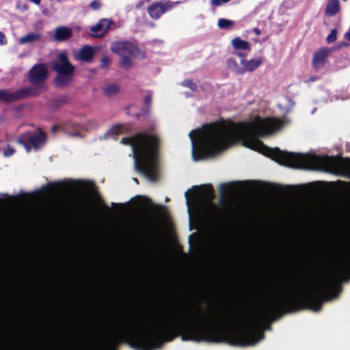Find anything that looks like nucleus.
I'll use <instances>...</instances> for the list:
<instances>
[{
	"instance_id": "11",
	"label": "nucleus",
	"mask_w": 350,
	"mask_h": 350,
	"mask_svg": "<svg viewBox=\"0 0 350 350\" xmlns=\"http://www.w3.org/2000/svg\"><path fill=\"white\" fill-rule=\"evenodd\" d=\"M31 94L32 93L27 89H21L14 92H10L5 90H0V100L10 102L19 100Z\"/></svg>"
},
{
	"instance_id": "16",
	"label": "nucleus",
	"mask_w": 350,
	"mask_h": 350,
	"mask_svg": "<svg viewBox=\"0 0 350 350\" xmlns=\"http://www.w3.org/2000/svg\"><path fill=\"white\" fill-rule=\"evenodd\" d=\"M231 43L233 48L237 51H243L244 53H248L250 51V43L239 37L232 39Z\"/></svg>"
},
{
	"instance_id": "2",
	"label": "nucleus",
	"mask_w": 350,
	"mask_h": 350,
	"mask_svg": "<svg viewBox=\"0 0 350 350\" xmlns=\"http://www.w3.org/2000/svg\"><path fill=\"white\" fill-rule=\"evenodd\" d=\"M288 122L284 118H257L247 122L234 124L214 123L192 130L189 133L191 155L194 161L213 158L221 154L237 141L245 147L258 151L280 165L304 170H332V158L313 154L283 152L271 148L259 140V137L273 134Z\"/></svg>"
},
{
	"instance_id": "18",
	"label": "nucleus",
	"mask_w": 350,
	"mask_h": 350,
	"mask_svg": "<svg viewBox=\"0 0 350 350\" xmlns=\"http://www.w3.org/2000/svg\"><path fill=\"white\" fill-rule=\"evenodd\" d=\"M340 10L339 0H328L325 8V14L328 16H335Z\"/></svg>"
},
{
	"instance_id": "14",
	"label": "nucleus",
	"mask_w": 350,
	"mask_h": 350,
	"mask_svg": "<svg viewBox=\"0 0 350 350\" xmlns=\"http://www.w3.org/2000/svg\"><path fill=\"white\" fill-rule=\"evenodd\" d=\"M96 51V48L90 46H85L75 53V57L79 61L90 62Z\"/></svg>"
},
{
	"instance_id": "5",
	"label": "nucleus",
	"mask_w": 350,
	"mask_h": 350,
	"mask_svg": "<svg viewBox=\"0 0 350 350\" xmlns=\"http://www.w3.org/2000/svg\"><path fill=\"white\" fill-rule=\"evenodd\" d=\"M52 67L57 73L55 82L57 86H65L72 81L75 66L70 63L66 53L62 52L58 55Z\"/></svg>"
},
{
	"instance_id": "21",
	"label": "nucleus",
	"mask_w": 350,
	"mask_h": 350,
	"mask_svg": "<svg viewBox=\"0 0 350 350\" xmlns=\"http://www.w3.org/2000/svg\"><path fill=\"white\" fill-rule=\"evenodd\" d=\"M79 126L73 122H68L66 123L62 128V129L67 133L70 135H78V127Z\"/></svg>"
},
{
	"instance_id": "3",
	"label": "nucleus",
	"mask_w": 350,
	"mask_h": 350,
	"mask_svg": "<svg viewBox=\"0 0 350 350\" xmlns=\"http://www.w3.org/2000/svg\"><path fill=\"white\" fill-rule=\"evenodd\" d=\"M121 144L132 148L135 170L149 180H155L158 176V137L139 133L133 137L122 138Z\"/></svg>"
},
{
	"instance_id": "12",
	"label": "nucleus",
	"mask_w": 350,
	"mask_h": 350,
	"mask_svg": "<svg viewBox=\"0 0 350 350\" xmlns=\"http://www.w3.org/2000/svg\"><path fill=\"white\" fill-rule=\"evenodd\" d=\"M173 4L170 2L162 3H153L148 8V14L151 18L158 19L163 13L170 10Z\"/></svg>"
},
{
	"instance_id": "36",
	"label": "nucleus",
	"mask_w": 350,
	"mask_h": 350,
	"mask_svg": "<svg viewBox=\"0 0 350 350\" xmlns=\"http://www.w3.org/2000/svg\"><path fill=\"white\" fill-rule=\"evenodd\" d=\"M52 129H53V131L55 132L57 129H58V126H55L53 127Z\"/></svg>"
},
{
	"instance_id": "20",
	"label": "nucleus",
	"mask_w": 350,
	"mask_h": 350,
	"mask_svg": "<svg viewBox=\"0 0 350 350\" xmlns=\"http://www.w3.org/2000/svg\"><path fill=\"white\" fill-rule=\"evenodd\" d=\"M227 67L231 71L238 75L242 74L241 65L238 64L234 58L227 59Z\"/></svg>"
},
{
	"instance_id": "10",
	"label": "nucleus",
	"mask_w": 350,
	"mask_h": 350,
	"mask_svg": "<svg viewBox=\"0 0 350 350\" xmlns=\"http://www.w3.org/2000/svg\"><path fill=\"white\" fill-rule=\"evenodd\" d=\"M335 50L327 47L321 48L313 56L312 65L315 69L322 68L326 62L328 56Z\"/></svg>"
},
{
	"instance_id": "29",
	"label": "nucleus",
	"mask_w": 350,
	"mask_h": 350,
	"mask_svg": "<svg viewBox=\"0 0 350 350\" xmlns=\"http://www.w3.org/2000/svg\"><path fill=\"white\" fill-rule=\"evenodd\" d=\"M16 8L21 12H25L28 10L29 7L27 4L21 3L16 5Z\"/></svg>"
},
{
	"instance_id": "23",
	"label": "nucleus",
	"mask_w": 350,
	"mask_h": 350,
	"mask_svg": "<svg viewBox=\"0 0 350 350\" xmlns=\"http://www.w3.org/2000/svg\"><path fill=\"white\" fill-rule=\"evenodd\" d=\"M233 25L234 22L226 18H219L217 22V25L220 29H229L232 27Z\"/></svg>"
},
{
	"instance_id": "17",
	"label": "nucleus",
	"mask_w": 350,
	"mask_h": 350,
	"mask_svg": "<svg viewBox=\"0 0 350 350\" xmlns=\"http://www.w3.org/2000/svg\"><path fill=\"white\" fill-rule=\"evenodd\" d=\"M72 36V29L68 27H58L55 30V39L57 41L65 40Z\"/></svg>"
},
{
	"instance_id": "31",
	"label": "nucleus",
	"mask_w": 350,
	"mask_h": 350,
	"mask_svg": "<svg viewBox=\"0 0 350 350\" xmlns=\"http://www.w3.org/2000/svg\"><path fill=\"white\" fill-rule=\"evenodd\" d=\"M100 2L97 0H94L93 1H92L91 4H90V6L92 9L94 10H96L98 9L99 7H100Z\"/></svg>"
},
{
	"instance_id": "19",
	"label": "nucleus",
	"mask_w": 350,
	"mask_h": 350,
	"mask_svg": "<svg viewBox=\"0 0 350 350\" xmlns=\"http://www.w3.org/2000/svg\"><path fill=\"white\" fill-rule=\"evenodd\" d=\"M41 38V33L30 32L21 37L18 39V42L21 44H31L40 40Z\"/></svg>"
},
{
	"instance_id": "15",
	"label": "nucleus",
	"mask_w": 350,
	"mask_h": 350,
	"mask_svg": "<svg viewBox=\"0 0 350 350\" xmlns=\"http://www.w3.org/2000/svg\"><path fill=\"white\" fill-rule=\"evenodd\" d=\"M127 126L124 124H118L111 126L103 136L102 139L110 140L116 139L119 135L126 132Z\"/></svg>"
},
{
	"instance_id": "1",
	"label": "nucleus",
	"mask_w": 350,
	"mask_h": 350,
	"mask_svg": "<svg viewBox=\"0 0 350 350\" xmlns=\"http://www.w3.org/2000/svg\"><path fill=\"white\" fill-rule=\"evenodd\" d=\"M350 278V251L337 260L333 273L309 282L304 291L281 288L271 295L263 309L258 313L243 317L226 319L211 310H202L199 307L181 312L170 319L154 318L141 325L131 323V346L139 350L159 349L166 341L180 335L183 340L196 342H219L221 332L231 327L232 344L253 346L264 339L265 330L271 329L266 319L278 310L285 308L300 297H306L310 308L320 310L325 301L336 298L341 291L339 280Z\"/></svg>"
},
{
	"instance_id": "24",
	"label": "nucleus",
	"mask_w": 350,
	"mask_h": 350,
	"mask_svg": "<svg viewBox=\"0 0 350 350\" xmlns=\"http://www.w3.org/2000/svg\"><path fill=\"white\" fill-rule=\"evenodd\" d=\"M338 31L336 29L331 31L330 33L326 38V41L328 44L334 42L337 39Z\"/></svg>"
},
{
	"instance_id": "37",
	"label": "nucleus",
	"mask_w": 350,
	"mask_h": 350,
	"mask_svg": "<svg viewBox=\"0 0 350 350\" xmlns=\"http://www.w3.org/2000/svg\"><path fill=\"white\" fill-rule=\"evenodd\" d=\"M169 198L167 197L165 198V202H168Z\"/></svg>"
},
{
	"instance_id": "39",
	"label": "nucleus",
	"mask_w": 350,
	"mask_h": 350,
	"mask_svg": "<svg viewBox=\"0 0 350 350\" xmlns=\"http://www.w3.org/2000/svg\"><path fill=\"white\" fill-rule=\"evenodd\" d=\"M344 1H346L347 0H343Z\"/></svg>"
},
{
	"instance_id": "25",
	"label": "nucleus",
	"mask_w": 350,
	"mask_h": 350,
	"mask_svg": "<svg viewBox=\"0 0 350 350\" xmlns=\"http://www.w3.org/2000/svg\"><path fill=\"white\" fill-rule=\"evenodd\" d=\"M181 85L184 87L189 88L191 91H196L197 88L196 84L189 79L183 81Z\"/></svg>"
},
{
	"instance_id": "28",
	"label": "nucleus",
	"mask_w": 350,
	"mask_h": 350,
	"mask_svg": "<svg viewBox=\"0 0 350 350\" xmlns=\"http://www.w3.org/2000/svg\"><path fill=\"white\" fill-rule=\"evenodd\" d=\"M110 64V59L107 57H103L101 59V67L107 68Z\"/></svg>"
},
{
	"instance_id": "4",
	"label": "nucleus",
	"mask_w": 350,
	"mask_h": 350,
	"mask_svg": "<svg viewBox=\"0 0 350 350\" xmlns=\"http://www.w3.org/2000/svg\"><path fill=\"white\" fill-rule=\"evenodd\" d=\"M190 226L198 225L208 218H217L220 214L219 207L212 202L213 189L211 186L193 187L185 193Z\"/></svg>"
},
{
	"instance_id": "9",
	"label": "nucleus",
	"mask_w": 350,
	"mask_h": 350,
	"mask_svg": "<svg viewBox=\"0 0 350 350\" xmlns=\"http://www.w3.org/2000/svg\"><path fill=\"white\" fill-rule=\"evenodd\" d=\"M47 78V68L45 64H38L29 70V81L33 84L44 82Z\"/></svg>"
},
{
	"instance_id": "27",
	"label": "nucleus",
	"mask_w": 350,
	"mask_h": 350,
	"mask_svg": "<svg viewBox=\"0 0 350 350\" xmlns=\"http://www.w3.org/2000/svg\"><path fill=\"white\" fill-rule=\"evenodd\" d=\"M230 0H210V3L213 7L221 6L224 3H228Z\"/></svg>"
},
{
	"instance_id": "33",
	"label": "nucleus",
	"mask_w": 350,
	"mask_h": 350,
	"mask_svg": "<svg viewBox=\"0 0 350 350\" xmlns=\"http://www.w3.org/2000/svg\"><path fill=\"white\" fill-rule=\"evenodd\" d=\"M148 1H149V0H139V1L137 3V4H136V5H135V8H141V7H142V6L145 3H146V2H148Z\"/></svg>"
},
{
	"instance_id": "26",
	"label": "nucleus",
	"mask_w": 350,
	"mask_h": 350,
	"mask_svg": "<svg viewBox=\"0 0 350 350\" xmlns=\"http://www.w3.org/2000/svg\"><path fill=\"white\" fill-rule=\"evenodd\" d=\"M15 152V150L10 146H7L3 148V155L6 157L12 156Z\"/></svg>"
},
{
	"instance_id": "32",
	"label": "nucleus",
	"mask_w": 350,
	"mask_h": 350,
	"mask_svg": "<svg viewBox=\"0 0 350 350\" xmlns=\"http://www.w3.org/2000/svg\"><path fill=\"white\" fill-rule=\"evenodd\" d=\"M6 42L7 41L4 33L0 31V45H4Z\"/></svg>"
},
{
	"instance_id": "30",
	"label": "nucleus",
	"mask_w": 350,
	"mask_h": 350,
	"mask_svg": "<svg viewBox=\"0 0 350 350\" xmlns=\"http://www.w3.org/2000/svg\"><path fill=\"white\" fill-rule=\"evenodd\" d=\"M152 96L150 94H147L144 98V102L146 105L149 106L151 104Z\"/></svg>"
},
{
	"instance_id": "22",
	"label": "nucleus",
	"mask_w": 350,
	"mask_h": 350,
	"mask_svg": "<svg viewBox=\"0 0 350 350\" xmlns=\"http://www.w3.org/2000/svg\"><path fill=\"white\" fill-rule=\"evenodd\" d=\"M120 90L119 87L116 84H109L105 88V93L109 96H112L116 94Z\"/></svg>"
},
{
	"instance_id": "38",
	"label": "nucleus",
	"mask_w": 350,
	"mask_h": 350,
	"mask_svg": "<svg viewBox=\"0 0 350 350\" xmlns=\"http://www.w3.org/2000/svg\"><path fill=\"white\" fill-rule=\"evenodd\" d=\"M134 181H135L136 183H137V178H133Z\"/></svg>"
},
{
	"instance_id": "13",
	"label": "nucleus",
	"mask_w": 350,
	"mask_h": 350,
	"mask_svg": "<svg viewBox=\"0 0 350 350\" xmlns=\"http://www.w3.org/2000/svg\"><path fill=\"white\" fill-rule=\"evenodd\" d=\"M112 21L108 19H102L98 23L91 27L92 36L94 37H103L109 29Z\"/></svg>"
},
{
	"instance_id": "6",
	"label": "nucleus",
	"mask_w": 350,
	"mask_h": 350,
	"mask_svg": "<svg viewBox=\"0 0 350 350\" xmlns=\"http://www.w3.org/2000/svg\"><path fill=\"white\" fill-rule=\"evenodd\" d=\"M111 51L121 57L120 64L125 68L131 65L132 57L137 51V47L126 41H119L112 44Z\"/></svg>"
},
{
	"instance_id": "8",
	"label": "nucleus",
	"mask_w": 350,
	"mask_h": 350,
	"mask_svg": "<svg viewBox=\"0 0 350 350\" xmlns=\"http://www.w3.org/2000/svg\"><path fill=\"white\" fill-rule=\"evenodd\" d=\"M247 54L248 53H244L242 51H237L234 53V55L240 58L242 74L246 72L254 71L262 63V58L261 57L246 59L245 57Z\"/></svg>"
},
{
	"instance_id": "7",
	"label": "nucleus",
	"mask_w": 350,
	"mask_h": 350,
	"mask_svg": "<svg viewBox=\"0 0 350 350\" xmlns=\"http://www.w3.org/2000/svg\"><path fill=\"white\" fill-rule=\"evenodd\" d=\"M46 134L39 131L36 133L32 134L26 133L23 135L21 139L18 140L22 144L27 152L31 151V149L38 150L40 147L46 143Z\"/></svg>"
},
{
	"instance_id": "34",
	"label": "nucleus",
	"mask_w": 350,
	"mask_h": 350,
	"mask_svg": "<svg viewBox=\"0 0 350 350\" xmlns=\"http://www.w3.org/2000/svg\"><path fill=\"white\" fill-rule=\"evenodd\" d=\"M30 2L34 3L36 5H39L41 3V0H29Z\"/></svg>"
},
{
	"instance_id": "35",
	"label": "nucleus",
	"mask_w": 350,
	"mask_h": 350,
	"mask_svg": "<svg viewBox=\"0 0 350 350\" xmlns=\"http://www.w3.org/2000/svg\"><path fill=\"white\" fill-rule=\"evenodd\" d=\"M349 46V44H347V42H341L340 44V45L338 46V49L341 48V47H344V46Z\"/></svg>"
}]
</instances>
